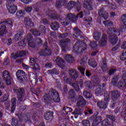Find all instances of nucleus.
<instances>
[{"label":"nucleus","mask_w":126,"mask_h":126,"mask_svg":"<svg viewBox=\"0 0 126 126\" xmlns=\"http://www.w3.org/2000/svg\"><path fill=\"white\" fill-rule=\"evenodd\" d=\"M87 57H84L83 59H81L80 63L81 66L78 67V70L80 71L81 73H82L83 75H84L85 74V68L83 67V66H84V65H85V64H86L87 63Z\"/></svg>","instance_id":"obj_12"},{"label":"nucleus","mask_w":126,"mask_h":126,"mask_svg":"<svg viewBox=\"0 0 126 126\" xmlns=\"http://www.w3.org/2000/svg\"><path fill=\"white\" fill-rule=\"evenodd\" d=\"M26 55V52L25 51H18L15 54L14 53H12L11 58L16 60L17 58H20V57H24Z\"/></svg>","instance_id":"obj_18"},{"label":"nucleus","mask_w":126,"mask_h":126,"mask_svg":"<svg viewBox=\"0 0 126 126\" xmlns=\"http://www.w3.org/2000/svg\"><path fill=\"white\" fill-rule=\"evenodd\" d=\"M79 101L77 102V106L78 107H84L85 105H86V101L85 99H83V97L81 95L79 96Z\"/></svg>","instance_id":"obj_23"},{"label":"nucleus","mask_w":126,"mask_h":126,"mask_svg":"<svg viewBox=\"0 0 126 126\" xmlns=\"http://www.w3.org/2000/svg\"><path fill=\"white\" fill-rule=\"evenodd\" d=\"M88 63L89 65L92 66V67H96V66H97V63H96L95 61H93L92 62L91 60H89Z\"/></svg>","instance_id":"obj_53"},{"label":"nucleus","mask_w":126,"mask_h":126,"mask_svg":"<svg viewBox=\"0 0 126 126\" xmlns=\"http://www.w3.org/2000/svg\"><path fill=\"white\" fill-rule=\"evenodd\" d=\"M60 45L62 47V51L65 53L66 51L69 50L68 44L70 43V39L67 38L65 39H62L60 41Z\"/></svg>","instance_id":"obj_9"},{"label":"nucleus","mask_w":126,"mask_h":126,"mask_svg":"<svg viewBox=\"0 0 126 126\" xmlns=\"http://www.w3.org/2000/svg\"><path fill=\"white\" fill-rule=\"evenodd\" d=\"M109 41L112 45H114L117 44V42H118V41H119V38H118V36H113V34H111L109 35Z\"/></svg>","instance_id":"obj_22"},{"label":"nucleus","mask_w":126,"mask_h":126,"mask_svg":"<svg viewBox=\"0 0 126 126\" xmlns=\"http://www.w3.org/2000/svg\"><path fill=\"white\" fill-rule=\"evenodd\" d=\"M74 115V118L77 119L78 118V115H82V111L79 108H75L74 111L72 113Z\"/></svg>","instance_id":"obj_34"},{"label":"nucleus","mask_w":126,"mask_h":126,"mask_svg":"<svg viewBox=\"0 0 126 126\" xmlns=\"http://www.w3.org/2000/svg\"><path fill=\"white\" fill-rule=\"evenodd\" d=\"M63 79L65 82H66L68 84H71L72 83V80L71 78H68L66 76H64Z\"/></svg>","instance_id":"obj_55"},{"label":"nucleus","mask_w":126,"mask_h":126,"mask_svg":"<svg viewBox=\"0 0 126 126\" xmlns=\"http://www.w3.org/2000/svg\"><path fill=\"white\" fill-rule=\"evenodd\" d=\"M67 3L66 0H57L56 4V8H61L63 5H66Z\"/></svg>","instance_id":"obj_21"},{"label":"nucleus","mask_w":126,"mask_h":126,"mask_svg":"<svg viewBox=\"0 0 126 126\" xmlns=\"http://www.w3.org/2000/svg\"><path fill=\"white\" fill-rule=\"evenodd\" d=\"M24 24L28 27H33L34 26V23L31 21V20L29 18H25Z\"/></svg>","instance_id":"obj_27"},{"label":"nucleus","mask_w":126,"mask_h":126,"mask_svg":"<svg viewBox=\"0 0 126 126\" xmlns=\"http://www.w3.org/2000/svg\"><path fill=\"white\" fill-rule=\"evenodd\" d=\"M44 118L46 121L53 120V118H54V112L52 111L46 112V113L44 115Z\"/></svg>","instance_id":"obj_20"},{"label":"nucleus","mask_w":126,"mask_h":126,"mask_svg":"<svg viewBox=\"0 0 126 126\" xmlns=\"http://www.w3.org/2000/svg\"><path fill=\"white\" fill-rule=\"evenodd\" d=\"M17 77L20 76H25V72L22 70H18L16 73Z\"/></svg>","instance_id":"obj_43"},{"label":"nucleus","mask_w":126,"mask_h":126,"mask_svg":"<svg viewBox=\"0 0 126 126\" xmlns=\"http://www.w3.org/2000/svg\"><path fill=\"white\" fill-rule=\"evenodd\" d=\"M85 85L88 88H92V83L90 81H86L85 83Z\"/></svg>","instance_id":"obj_58"},{"label":"nucleus","mask_w":126,"mask_h":126,"mask_svg":"<svg viewBox=\"0 0 126 126\" xmlns=\"http://www.w3.org/2000/svg\"><path fill=\"white\" fill-rule=\"evenodd\" d=\"M2 77L7 85H10L11 84V76L10 73L7 70L4 71L2 73Z\"/></svg>","instance_id":"obj_10"},{"label":"nucleus","mask_w":126,"mask_h":126,"mask_svg":"<svg viewBox=\"0 0 126 126\" xmlns=\"http://www.w3.org/2000/svg\"><path fill=\"white\" fill-rule=\"evenodd\" d=\"M8 98H9L8 94H5L0 98V101L1 103H4V102H6V101L8 100Z\"/></svg>","instance_id":"obj_41"},{"label":"nucleus","mask_w":126,"mask_h":126,"mask_svg":"<svg viewBox=\"0 0 126 126\" xmlns=\"http://www.w3.org/2000/svg\"><path fill=\"white\" fill-rule=\"evenodd\" d=\"M121 61H125L126 59V52H123L120 57Z\"/></svg>","instance_id":"obj_64"},{"label":"nucleus","mask_w":126,"mask_h":126,"mask_svg":"<svg viewBox=\"0 0 126 126\" xmlns=\"http://www.w3.org/2000/svg\"><path fill=\"white\" fill-rule=\"evenodd\" d=\"M103 23L106 27H111L114 25V23L110 20L103 21Z\"/></svg>","instance_id":"obj_42"},{"label":"nucleus","mask_w":126,"mask_h":126,"mask_svg":"<svg viewBox=\"0 0 126 126\" xmlns=\"http://www.w3.org/2000/svg\"><path fill=\"white\" fill-rule=\"evenodd\" d=\"M104 101L108 103V102L110 101V99H111V98L110 97V93L105 92L104 95Z\"/></svg>","instance_id":"obj_45"},{"label":"nucleus","mask_w":126,"mask_h":126,"mask_svg":"<svg viewBox=\"0 0 126 126\" xmlns=\"http://www.w3.org/2000/svg\"><path fill=\"white\" fill-rule=\"evenodd\" d=\"M23 14H24V11L21 10V11H17L16 14V15L17 17H18V18H19L21 17V16L23 15Z\"/></svg>","instance_id":"obj_57"},{"label":"nucleus","mask_w":126,"mask_h":126,"mask_svg":"<svg viewBox=\"0 0 126 126\" xmlns=\"http://www.w3.org/2000/svg\"><path fill=\"white\" fill-rule=\"evenodd\" d=\"M101 126H114L113 122H110L108 119H104L101 122Z\"/></svg>","instance_id":"obj_30"},{"label":"nucleus","mask_w":126,"mask_h":126,"mask_svg":"<svg viewBox=\"0 0 126 126\" xmlns=\"http://www.w3.org/2000/svg\"><path fill=\"white\" fill-rule=\"evenodd\" d=\"M116 71H117V69H116V68L111 67L108 71V74L110 76L114 75V74H115V72H116Z\"/></svg>","instance_id":"obj_50"},{"label":"nucleus","mask_w":126,"mask_h":126,"mask_svg":"<svg viewBox=\"0 0 126 126\" xmlns=\"http://www.w3.org/2000/svg\"><path fill=\"white\" fill-rule=\"evenodd\" d=\"M48 72V73H50V74H59L60 71L57 69H53L52 70H49Z\"/></svg>","instance_id":"obj_47"},{"label":"nucleus","mask_w":126,"mask_h":126,"mask_svg":"<svg viewBox=\"0 0 126 126\" xmlns=\"http://www.w3.org/2000/svg\"><path fill=\"white\" fill-rule=\"evenodd\" d=\"M82 124L84 126H90V122L88 120H85L83 121Z\"/></svg>","instance_id":"obj_62"},{"label":"nucleus","mask_w":126,"mask_h":126,"mask_svg":"<svg viewBox=\"0 0 126 126\" xmlns=\"http://www.w3.org/2000/svg\"><path fill=\"white\" fill-rule=\"evenodd\" d=\"M103 88V87L101 86V85H98L97 86L96 89L95 90V94L97 96L98 95H101V93L102 92H104V90L102 89Z\"/></svg>","instance_id":"obj_32"},{"label":"nucleus","mask_w":126,"mask_h":126,"mask_svg":"<svg viewBox=\"0 0 126 126\" xmlns=\"http://www.w3.org/2000/svg\"><path fill=\"white\" fill-rule=\"evenodd\" d=\"M31 33L33 34L35 36V37H37V36H40L41 32L37 30H31Z\"/></svg>","instance_id":"obj_48"},{"label":"nucleus","mask_w":126,"mask_h":126,"mask_svg":"<svg viewBox=\"0 0 126 126\" xmlns=\"http://www.w3.org/2000/svg\"><path fill=\"white\" fill-rule=\"evenodd\" d=\"M83 95L86 97V98H91L92 95L91 94V93L88 92L87 91H85L83 92Z\"/></svg>","instance_id":"obj_54"},{"label":"nucleus","mask_w":126,"mask_h":126,"mask_svg":"<svg viewBox=\"0 0 126 126\" xmlns=\"http://www.w3.org/2000/svg\"><path fill=\"white\" fill-rule=\"evenodd\" d=\"M43 47L44 49L42 50L38 53L39 56H51L52 55V50L48 47V42H45L43 45Z\"/></svg>","instance_id":"obj_7"},{"label":"nucleus","mask_w":126,"mask_h":126,"mask_svg":"<svg viewBox=\"0 0 126 126\" xmlns=\"http://www.w3.org/2000/svg\"><path fill=\"white\" fill-rule=\"evenodd\" d=\"M92 4V0H87L85 1L84 7L87 9V10H85L83 12H81L80 13L81 14H82V17H83V15H89V14H90V10H92V9H93V7Z\"/></svg>","instance_id":"obj_2"},{"label":"nucleus","mask_w":126,"mask_h":126,"mask_svg":"<svg viewBox=\"0 0 126 126\" xmlns=\"http://www.w3.org/2000/svg\"><path fill=\"white\" fill-rule=\"evenodd\" d=\"M49 97L52 101L55 102V103H59L61 101V98H60V95L58 91L51 89L49 92Z\"/></svg>","instance_id":"obj_4"},{"label":"nucleus","mask_w":126,"mask_h":126,"mask_svg":"<svg viewBox=\"0 0 126 126\" xmlns=\"http://www.w3.org/2000/svg\"><path fill=\"white\" fill-rule=\"evenodd\" d=\"M11 125L12 126H18V120L15 118L12 119Z\"/></svg>","instance_id":"obj_52"},{"label":"nucleus","mask_w":126,"mask_h":126,"mask_svg":"<svg viewBox=\"0 0 126 126\" xmlns=\"http://www.w3.org/2000/svg\"><path fill=\"white\" fill-rule=\"evenodd\" d=\"M0 24H2L0 28V35L2 36L4 34H6V26H9L11 28L12 27L13 22L12 20H9L1 22Z\"/></svg>","instance_id":"obj_3"},{"label":"nucleus","mask_w":126,"mask_h":126,"mask_svg":"<svg viewBox=\"0 0 126 126\" xmlns=\"http://www.w3.org/2000/svg\"><path fill=\"white\" fill-rule=\"evenodd\" d=\"M65 60L69 63H71L73 62V61H74V59L73 58V57H72L71 55H67L64 57Z\"/></svg>","instance_id":"obj_38"},{"label":"nucleus","mask_w":126,"mask_h":126,"mask_svg":"<svg viewBox=\"0 0 126 126\" xmlns=\"http://www.w3.org/2000/svg\"><path fill=\"white\" fill-rule=\"evenodd\" d=\"M50 26L52 30L56 31L59 29V27H60V24L57 22H54L51 23Z\"/></svg>","instance_id":"obj_33"},{"label":"nucleus","mask_w":126,"mask_h":126,"mask_svg":"<svg viewBox=\"0 0 126 126\" xmlns=\"http://www.w3.org/2000/svg\"><path fill=\"white\" fill-rule=\"evenodd\" d=\"M7 2L6 4V7L10 13L13 14L17 10V7L14 4H12V1H14L15 0H6Z\"/></svg>","instance_id":"obj_6"},{"label":"nucleus","mask_w":126,"mask_h":126,"mask_svg":"<svg viewBox=\"0 0 126 126\" xmlns=\"http://www.w3.org/2000/svg\"><path fill=\"white\" fill-rule=\"evenodd\" d=\"M73 49L75 51V53L82 52V51L86 50V44L83 42L78 41L74 45Z\"/></svg>","instance_id":"obj_5"},{"label":"nucleus","mask_w":126,"mask_h":126,"mask_svg":"<svg viewBox=\"0 0 126 126\" xmlns=\"http://www.w3.org/2000/svg\"><path fill=\"white\" fill-rule=\"evenodd\" d=\"M97 105L100 109H106L107 108V105H108V102L106 101H98L97 103Z\"/></svg>","instance_id":"obj_29"},{"label":"nucleus","mask_w":126,"mask_h":126,"mask_svg":"<svg viewBox=\"0 0 126 126\" xmlns=\"http://www.w3.org/2000/svg\"><path fill=\"white\" fill-rule=\"evenodd\" d=\"M75 5L76 6L78 11H79L81 9V3H80L79 1H78L76 3L73 1H70L67 5V8L68 9H72Z\"/></svg>","instance_id":"obj_11"},{"label":"nucleus","mask_w":126,"mask_h":126,"mask_svg":"<svg viewBox=\"0 0 126 126\" xmlns=\"http://www.w3.org/2000/svg\"><path fill=\"white\" fill-rule=\"evenodd\" d=\"M107 41H108L107 34L103 33L98 42V46L99 47H105L107 45Z\"/></svg>","instance_id":"obj_14"},{"label":"nucleus","mask_w":126,"mask_h":126,"mask_svg":"<svg viewBox=\"0 0 126 126\" xmlns=\"http://www.w3.org/2000/svg\"><path fill=\"white\" fill-rule=\"evenodd\" d=\"M114 86H116L117 87L119 88V89H126V82L125 81H120L119 82L116 83V85H114Z\"/></svg>","instance_id":"obj_24"},{"label":"nucleus","mask_w":126,"mask_h":126,"mask_svg":"<svg viewBox=\"0 0 126 126\" xmlns=\"http://www.w3.org/2000/svg\"><path fill=\"white\" fill-rule=\"evenodd\" d=\"M69 74L74 79H76L78 77V73L76 72V70L74 69H71L69 70Z\"/></svg>","instance_id":"obj_26"},{"label":"nucleus","mask_w":126,"mask_h":126,"mask_svg":"<svg viewBox=\"0 0 126 126\" xmlns=\"http://www.w3.org/2000/svg\"><path fill=\"white\" fill-rule=\"evenodd\" d=\"M99 66L102 68L103 71L107 70V63H106V59L103 58L99 63Z\"/></svg>","instance_id":"obj_25"},{"label":"nucleus","mask_w":126,"mask_h":126,"mask_svg":"<svg viewBox=\"0 0 126 126\" xmlns=\"http://www.w3.org/2000/svg\"><path fill=\"white\" fill-rule=\"evenodd\" d=\"M101 36H102V34L101 33V32H96L94 33V37L95 40H96V41H98V40H100V38H101Z\"/></svg>","instance_id":"obj_44"},{"label":"nucleus","mask_w":126,"mask_h":126,"mask_svg":"<svg viewBox=\"0 0 126 126\" xmlns=\"http://www.w3.org/2000/svg\"><path fill=\"white\" fill-rule=\"evenodd\" d=\"M72 86L73 87H74L75 90H76V91H78L79 90H80L79 89V86L78 85V83L77 82H75L72 84Z\"/></svg>","instance_id":"obj_60"},{"label":"nucleus","mask_w":126,"mask_h":126,"mask_svg":"<svg viewBox=\"0 0 126 126\" xmlns=\"http://www.w3.org/2000/svg\"><path fill=\"white\" fill-rule=\"evenodd\" d=\"M43 99L44 100V102L46 103V104H50V102H51V97H50V94H45L43 96Z\"/></svg>","instance_id":"obj_39"},{"label":"nucleus","mask_w":126,"mask_h":126,"mask_svg":"<svg viewBox=\"0 0 126 126\" xmlns=\"http://www.w3.org/2000/svg\"><path fill=\"white\" fill-rule=\"evenodd\" d=\"M31 91L32 92V93L36 95V96H39V94L41 93V90L40 89H37L36 90H35V89L31 88Z\"/></svg>","instance_id":"obj_40"},{"label":"nucleus","mask_w":126,"mask_h":126,"mask_svg":"<svg viewBox=\"0 0 126 126\" xmlns=\"http://www.w3.org/2000/svg\"><path fill=\"white\" fill-rule=\"evenodd\" d=\"M31 82L32 85L33 86H36V84H37V82H38V79H37V78H34L31 80Z\"/></svg>","instance_id":"obj_63"},{"label":"nucleus","mask_w":126,"mask_h":126,"mask_svg":"<svg viewBox=\"0 0 126 126\" xmlns=\"http://www.w3.org/2000/svg\"><path fill=\"white\" fill-rule=\"evenodd\" d=\"M25 40H27L28 41V43L29 42H31L33 39V38L32 37V35L30 33H28L26 38H25Z\"/></svg>","instance_id":"obj_59"},{"label":"nucleus","mask_w":126,"mask_h":126,"mask_svg":"<svg viewBox=\"0 0 126 126\" xmlns=\"http://www.w3.org/2000/svg\"><path fill=\"white\" fill-rule=\"evenodd\" d=\"M121 78V76H120V75H116L114 76L112 79L111 81V84L112 85H113V86L114 85H117V83H118V81H119V79H120Z\"/></svg>","instance_id":"obj_31"},{"label":"nucleus","mask_w":126,"mask_h":126,"mask_svg":"<svg viewBox=\"0 0 126 126\" xmlns=\"http://www.w3.org/2000/svg\"><path fill=\"white\" fill-rule=\"evenodd\" d=\"M21 32H19L15 34V41H19V40H21Z\"/></svg>","instance_id":"obj_56"},{"label":"nucleus","mask_w":126,"mask_h":126,"mask_svg":"<svg viewBox=\"0 0 126 126\" xmlns=\"http://www.w3.org/2000/svg\"><path fill=\"white\" fill-rule=\"evenodd\" d=\"M31 67V68H32V69H33L34 72H36V71H39V70L41 69L40 65L38 64L37 63H35V64H32Z\"/></svg>","instance_id":"obj_36"},{"label":"nucleus","mask_w":126,"mask_h":126,"mask_svg":"<svg viewBox=\"0 0 126 126\" xmlns=\"http://www.w3.org/2000/svg\"><path fill=\"white\" fill-rule=\"evenodd\" d=\"M14 93H17L18 95V100L19 102H24L26 100V95L25 94V90L22 88L20 89L14 88Z\"/></svg>","instance_id":"obj_1"},{"label":"nucleus","mask_w":126,"mask_h":126,"mask_svg":"<svg viewBox=\"0 0 126 126\" xmlns=\"http://www.w3.org/2000/svg\"><path fill=\"white\" fill-rule=\"evenodd\" d=\"M90 45L92 49H96L97 46H98L96 41L91 42Z\"/></svg>","instance_id":"obj_51"},{"label":"nucleus","mask_w":126,"mask_h":126,"mask_svg":"<svg viewBox=\"0 0 126 126\" xmlns=\"http://www.w3.org/2000/svg\"><path fill=\"white\" fill-rule=\"evenodd\" d=\"M82 18V14L79 13L77 16L72 14V13H68L66 15L65 19L67 20L69 22V21H71L72 22H76V20H77V18Z\"/></svg>","instance_id":"obj_8"},{"label":"nucleus","mask_w":126,"mask_h":126,"mask_svg":"<svg viewBox=\"0 0 126 126\" xmlns=\"http://www.w3.org/2000/svg\"><path fill=\"white\" fill-rule=\"evenodd\" d=\"M122 23L124 25H121V28L122 29H125L126 28V14L124 15L121 17Z\"/></svg>","instance_id":"obj_35"},{"label":"nucleus","mask_w":126,"mask_h":126,"mask_svg":"<svg viewBox=\"0 0 126 126\" xmlns=\"http://www.w3.org/2000/svg\"><path fill=\"white\" fill-rule=\"evenodd\" d=\"M111 99L113 101H117L121 96V93L119 91H113L110 92Z\"/></svg>","instance_id":"obj_16"},{"label":"nucleus","mask_w":126,"mask_h":126,"mask_svg":"<svg viewBox=\"0 0 126 126\" xmlns=\"http://www.w3.org/2000/svg\"><path fill=\"white\" fill-rule=\"evenodd\" d=\"M56 63L59 66L61 67V68H64L65 66V62L62 58L58 57L56 60Z\"/></svg>","instance_id":"obj_19"},{"label":"nucleus","mask_w":126,"mask_h":126,"mask_svg":"<svg viewBox=\"0 0 126 126\" xmlns=\"http://www.w3.org/2000/svg\"><path fill=\"white\" fill-rule=\"evenodd\" d=\"M74 33L72 35V37H73L74 39H76V40H80V39L83 38L82 32L79 29H77V28H75L74 29Z\"/></svg>","instance_id":"obj_15"},{"label":"nucleus","mask_w":126,"mask_h":126,"mask_svg":"<svg viewBox=\"0 0 126 126\" xmlns=\"http://www.w3.org/2000/svg\"><path fill=\"white\" fill-rule=\"evenodd\" d=\"M121 32H122V29H119L116 30L115 28H109L107 30V33L108 35H113V36H120L121 35Z\"/></svg>","instance_id":"obj_13"},{"label":"nucleus","mask_w":126,"mask_h":126,"mask_svg":"<svg viewBox=\"0 0 126 126\" xmlns=\"http://www.w3.org/2000/svg\"><path fill=\"white\" fill-rule=\"evenodd\" d=\"M68 94L69 99H75V98H76L75 92H74V90H73V89H71L69 91Z\"/></svg>","instance_id":"obj_37"},{"label":"nucleus","mask_w":126,"mask_h":126,"mask_svg":"<svg viewBox=\"0 0 126 126\" xmlns=\"http://www.w3.org/2000/svg\"><path fill=\"white\" fill-rule=\"evenodd\" d=\"M101 121H102L101 116H95L93 122V126H98V125H99V124L101 123Z\"/></svg>","instance_id":"obj_28"},{"label":"nucleus","mask_w":126,"mask_h":126,"mask_svg":"<svg viewBox=\"0 0 126 126\" xmlns=\"http://www.w3.org/2000/svg\"><path fill=\"white\" fill-rule=\"evenodd\" d=\"M98 14L101 17H103L104 19H107L109 17V14L106 11L104 7L99 9Z\"/></svg>","instance_id":"obj_17"},{"label":"nucleus","mask_w":126,"mask_h":126,"mask_svg":"<svg viewBox=\"0 0 126 126\" xmlns=\"http://www.w3.org/2000/svg\"><path fill=\"white\" fill-rule=\"evenodd\" d=\"M68 36V33H64L63 34L60 33L59 35V37L60 38V39H63L64 38H66Z\"/></svg>","instance_id":"obj_61"},{"label":"nucleus","mask_w":126,"mask_h":126,"mask_svg":"<svg viewBox=\"0 0 126 126\" xmlns=\"http://www.w3.org/2000/svg\"><path fill=\"white\" fill-rule=\"evenodd\" d=\"M63 111H64L63 112L65 115H67L69 112H72V109L67 107V106H64Z\"/></svg>","instance_id":"obj_46"},{"label":"nucleus","mask_w":126,"mask_h":126,"mask_svg":"<svg viewBox=\"0 0 126 126\" xmlns=\"http://www.w3.org/2000/svg\"><path fill=\"white\" fill-rule=\"evenodd\" d=\"M49 18L51 19H61V16L56 15L55 13H52L49 17Z\"/></svg>","instance_id":"obj_49"}]
</instances>
